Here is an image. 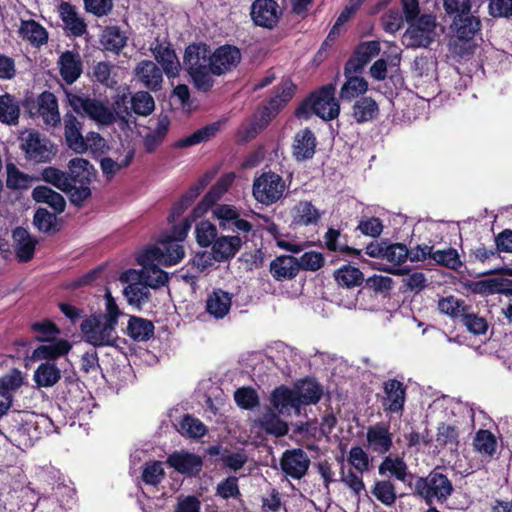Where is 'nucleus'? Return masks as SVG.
I'll return each instance as SVG.
<instances>
[{"label":"nucleus","mask_w":512,"mask_h":512,"mask_svg":"<svg viewBox=\"0 0 512 512\" xmlns=\"http://www.w3.org/2000/svg\"><path fill=\"white\" fill-rule=\"evenodd\" d=\"M413 487L414 493L428 505L446 502L454 491L450 479L437 470L431 471L425 477H416Z\"/></svg>","instance_id":"39448f33"},{"label":"nucleus","mask_w":512,"mask_h":512,"mask_svg":"<svg viewBox=\"0 0 512 512\" xmlns=\"http://www.w3.org/2000/svg\"><path fill=\"white\" fill-rule=\"evenodd\" d=\"M359 72L360 71H350L347 73L346 67L344 68L346 81L340 89L341 100L350 102L367 92L368 82L364 78L356 76Z\"/></svg>","instance_id":"72a5a7b5"},{"label":"nucleus","mask_w":512,"mask_h":512,"mask_svg":"<svg viewBox=\"0 0 512 512\" xmlns=\"http://www.w3.org/2000/svg\"><path fill=\"white\" fill-rule=\"evenodd\" d=\"M474 447L482 455L492 456L495 453L497 441L488 430H479L474 438Z\"/></svg>","instance_id":"bf43d9fd"},{"label":"nucleus","mask_w":512,"mask_h":512,"mask_svg":"<svg viewBox=\"0 0 512 512\" xmlns=\"http://www.w3.org/2000/svg\"><path fill=\"white\" fill-rule=\"evenodd\" d=\"M285 190L284 179L272 171L262 173L253 181L252 193L255 200L266 206L278 202L283 197Z\"/></svg>","instance_id":"0eeeda50"},{"label":"nucleus","mask_w":512,"mask_h":512,"mask_svg":"<svg viewBox=\"0 0 512 512\" xmlns=\"http://www.w3.org/2000/svg\"><path fill=\"white\" fill-rule=\"evenodd\" d=\"M260 425L267 433L277 437L288 432V425L274 413L265 414L260 420Z\"/></svg>","instance_id":"338daca9"},{"label":"nucleus","mask_w":512,"mask_h":512,"mask_svg":"<svg viewBox=\"0 0 512 512\" xmlns=\"http://www.w3.org/2000/svg\"><path fill=\"white\" fill-rule=\"evenodd\" d=\"M34 418V414L28 411H11L4 418L1 432L14 446L28 448L36 438Z\"/></svg>","instance_id":"7ed1b4c3"},{"label":"nucleus","mask_w":512,"mask_h":512,"mask_svg":"<svg viewBox=\"0 0 512 512\" xmlns=\"http://www.w3.org/2000/svg\"><path fill=\"white\" fill-rule=\"evenodd\" d=\"M271 402L274 408L282 415H299L301 405L294 389L286 386L276 388L272 393Z\"/></svg>","instance_id":"412c9836"},{"label":"nucleus","mask_w":512,"mask_h":512,"mask_svg":"<svg viewBox=\"0 0 512 512\" xmlns=\"http://www.w3.org/2000/svg\"><path fill=\"white\" fill-rule=\"evenodd\" d=\"M250 14L257 26L272 29L278 24L282 9L275 0H255Z\"/></svg>","instance_id":"f8f14e48"},{"label":"nucleus","mask_w":512,"mask_h":512,"mask_svg":"<svg viewBox=\"0 0 512 512\" xmlns=\"http://www.w3.org/2000/svg\"><path fill=\"white\" fill-rule=\"evenodd\" d=\"M438 309L441 313L446 314L452 318L461 319L467 308L464 305V301L451 295L438 301Z\"/></svg>","instance_id":"0e129e2a"},{"label":"nucleus","mask_w":512,"mask_h":512,"mask_svg":"<svg viewBox=\"0 0 512 512\" xmlns=\"http://www.w3.org/2000/svg\"><path fill=\"white\" fill-rule=\"evenodd\" d=\"M131 109L135 114L148 116L155 109L154 98L147 91H138L131 96Z\"/></svg>","instance_id":"5fc2aeb1"},{"label":"nucleus","mask_w":512,"mask_h":512,"mask_svg":"<svg viewBox=\"0 0 512 512\" xmlns=\"http://www.w3.org/2000/svg\"><path fill=\"white\" fill-rule=\"evenodd\" d=\"M19 36L34 47H41L48 42V31L35 20H21L18 29Z\"/></svg>","instance_id":"7c9ffc66"},{"label":"nucleus","mask_w":512,"mask_h":512,"mask_svg":"<svg viewBox=\"0 0 512 512\" xmlns=\"http://www.w3.org/2000/svg\"><path fill=\"white\" fill-rule=\"evenodd\" d=\"M13 239L16 255L19 260L23 262L29 261L34 255L36 240L22 227H17L13 231Z\"/></svg>","instance_id":"a19ab883"},{"label":"nucleus","mask_w":512,"mask_h":512,"mask_svg":"<svg viewBox=\"0 0 512 512\" xmlns=\"http://www.w3.org/2000/svg\"><path fill=\"white\" fill-rule=\"evenodd\" d=\"M137 262L142 266L141 270L129 269L124 271L119 280H141L148 288L157 289L164 286L168 282V274L161 270L154 257H148L146 263L140 262V254L137 257Z\"/></svg>","instance_id":"1a4fd4ad"},{"label":"nucleus","mask_w":512,"mask_h":512,"mask_svg":"<svg viewBox=\"0 0 512 512\" xmlns=\"http://www.w3.org/2000/svg\"><path fill=\"white\" fill-rule=\"evenodd\" d=\"M127 330L129 336L134 340L147 341L153 336L154 325L149 320L139 317H131L128 323Z\"/></svg>","instance_id":"8fccbe9b"},{"label":"nucleus","mask_w":512,"mask_h":512,"mask_svg":"<svg viewBox=\"0 0 512 512\" xmlns=\"http://www.w3.org/2000/svg\"><path fill=\"white\" fill-rule=\"evenodd\" d=\"M133 157H134V152L129 151L127 153V155L120 161L113 160L112 158H109V157L102 158L100 160V166H101L103 174L107 177V179L113 178L118 171L129 166Z\"/></svg>","instance_id":"e2e57ef3"},{"label":"nucleus","mask_w":512,"mask_h":512,"mask_svg":"<svg viewBox=\"0 0 512 512\" xmlns=\"http://www.w3.org/2000/svg\"><path fill=\"white\" fill-rule=\"evenodd\" d=\"M231 305V294L217 289L209 294L206 300V311L215 319H222L229 313Z\"/></svg>","instance_id":"c9c22d12"},{"label":"nucleus","mask_w":512,"mask_h":512,"mask_svg":"<svg viewBox=\"0 0 512 512\" xmlns=\"http://www.w3.org/2000/svg\"><path fill=\"white\" fill-rule=\"evenodd\" d=\"M31 329L37 334L36 340L39 342L55 340L60 334V329L57 325L47 319L33 323Z\"/></svg>","instance_id":"052dcab7"},{"label":"nucleus","mask_w":512,"mask_h":512,"mask_svg":"<svg viewBox=\"0 0 512 512\" xmlns=\"http://www.w3.org/2000/svg\"><path fill=\"white\" fill-rule=\"evenodd\" d=\"M335 90L334 84L322 86L297 108L296 116L308 119L314 113L325 121L337 118L340 113V104L335 98Z\"/></svg>","instance_id":"f03ea898"},{"label":"nucleus","mask_w":512,"mask_h":512,"mask_svg":"<svg viewBox=\"0 0 512 512\" xmlns=\"http://www.w3.org/2000/svg\"><path fill=\"white\" fill-rule=\"evenodd\" d=\"M59 16L65 30L74 37H81L87 33V24L76 8L69 2H62L58 7Z\"/></svg>","instance_id":"4be33fe9"},{"label":"nucleus","mask_w":512,"mask_h":512,"mask_svg":"<svg viewBox=\"0 0 512 512\" xmlns=\"http://www.w3.org/2000/svg\"><path fill=\"white\" fill-rule=\"evenodd\" d=\"M383 407L386 412L402 414L406 401V386L396 380L389 379L383 384Z\"/></svg>","instance_id":"dca6fc26"},{"label":"nucleus","mask_w":512,"mask_h":512,"mask_svg":"<svg viewBox=\"0 0 512 512\" xmlns=\"http://www.w3.org/2000/svg\"><path fill=\"white\" fill-rule=\"evenodd\" d=\"M220 127L219 123H212L205 127H202L192 133L191 135L182 138L178 141L177 146L185 148L193 145H197L202 142L210 140L218 132Z\"/></svg>","instance_id":"603ef678"},{"label":"nucleus","mask_w":512,"mask_h":512,"mask_svg":"<svg viewBox=\"0 0 512 512\" xmlns=\"http://www.w3.org/2000/svg\"><path fill=\"white\" fill-rule=\"evenodd\" d=\"M148 257H154L157 264L172 266L183 259L184 249L182 245L170 238H161L157 245L147 248L140 254V262L146 263Z\"/></svg>","instance_id":"9d476101"},{"label":"nucleus","mask_w":512,"mask_h":512,"mask_svg":"<svg viewBox=\"0 0 512 512\" xmlns=\"http://www.w3.org/2000/svg\"><path fill=\"white\" fill-rule=\"evenodd\" d=\"M184 69L193 80L197 90L209 91L214 85L212 74L211 49L204 43H193L185 49Z\"/></svg>","instance_id":"f257e3e1"},{"label":"nucleus","mask_w":512,"mask_h":512,"mask_svg":"<svg viewBox=\"0 0 512 512\" xmlns=\"http://www.w3.org/2000/svg\"><path fill=\"white\" fill-rule=\"evenodd\" d=\"M378 115L379 106L372 97L358 98L352 106L351 116L357 124L373 121Z\"/></svg>","instance_id":"f704fd0d"},{"label":"nucleus","mask_w":512,"mask_h":512,"mask_svg":"<svg viewBox=\"0 0 512 512\" xmlns=\"http://www.w3.org/2000/svg\"><path fill=\"white\" fill-rule=\"evenodd\" d=\"M216 496L228 500L239 499L241 492L238 485V478L236 476H228L217 484Z\"/></svg>","instance_id":"69168bd1"},{"label":"nucleus","mask_w":512,"mask_h":512,"mask_svg":"<svg viewBox=\"0 0 512 512\" xmlns=\"http://www.w3.org/2000/svg\"><path fill=\"white\" fill-rule=\"evenodd\" d=\"M65 95L73 111L81 116H86L96 123L105 126L114 123L116 120L113 110L103 100L68 90H65Z\"/></svg>","instance_id":"20e7f679"},{"label":"nucleus","mask_w":512,"mask_h":512,"mask_svg":"<svg viewBox=\"0 0 512 512\" xmlns=\"http://www.w3.org/2000/svg\"><path fill=\"white\" fill-rule=\"evenodd\" d=\"M32 352L34 360H54L68 354L72 345L65 339L57 338L52 341H46Z\"/></svg>","instance_id":"c756f323"},{"label":"nucleus","mask_w":512,"mask_h":512,"mask_svg":"<svg viewBox=\"0 0 512 512\" xmlns=\"http://www.w3.org/2000/svg\"><path fill=\"white\" fill-rule=\"evenodd\" d=\"M61 379V370L51 361L41 363L34 371L33 380L38 387L51 388Z\"/></svg>","instance_id":"ea45409f"},{"label":"nucleus","mask_w":512,"mask_h":512,"mask_svg":"<svg viewBox=\"0 0 512 512\" xmlns=\"http://www.w3.org/2000/svg\"><path fill=\"white\" fill-rule=\"evenodd\" d=\"M378 473L381 476H391L395 479L413 485V480L416 478L410 471L402 457L387 455L383 458L378 466Z\"/></svg>","instance_id":"6ab92c4d"},{"label":"nucleus","mask_w":512,"mask_h":512,"mask_svg":"<svg viewBox=\"0 0 512 512\" xmlns=\"http://www.w3.org/2000/svg\"><path fill=\"white\" fill-rule=\"evenodd\" d=\"M167 464L181 474L189 476L198 474L203 466L202 459L193 453L174 452L167 458Z\"/></svg>","instance_id":"a878e982"},{"label":"nucleus","mask_w":512,"mask_h":512,"mask_svg":"<svg viewBox=\"0 0 512 512\" xmlns=\"http://www.w3.org/2000/svg\"><path fill=\"white\" fill-rule=\"evenodd\" d=\"M121 282L128 284L123 289V294L130 305L141 308L150 301V290L141 280H127Z\"/></svg>","instance_id":"58836bf2"},{"label":"nucleus","mask_w":512,"mask_h":512,"mask_svg":"<svg viewBox=\"0 0 512 512\" xmlns=\"http://www.w3.org/2000/svg\"><path fill=\"white\" fill-rule=\"evenodd\" d=\"M408 258H410V253L406 245L401 243L387 244L383 260H386L388 264L378 267V269L393 275L407 274L408 270L399 266L405 263Z\"/></svg>","instance_id":"aec40b11"},{"label":"nucleus","mask_w":512,"mask_h":512,"mask_svg":"<svg viewBox=\"0 0 512 512\" xmlns=\"http://www.w3.org/2000/svg\"><path fill=\"white\" fill-rule=\"evenodd\" d=\"M7 179L6 185L10 189H27L30 186L32 178L21 172L13 163L6 165Z\"/></svg>","instance_id":"680f3d73"},{"label":"nucleus","mask_w":512,"mask_h":512,"mask_svg":"<svg viewBox=\"0 0 512 512\" xmlns=\"http://www.w3.org/2000/svg\"><path fill=\"white\" fill-rule=\"evenodd\" d=\"M234 179L235 175L233 173L222 176L207 192L201 203L194 208L193 216H201L210 206L214 205L227 192Z\"/></svg>","instance_id":"393cba45"},{"label":"nucleus","mask_w":512,"mask_h":512,"mask_svg":"<svg viewBox=\"0 0 512 512\" xmlns=\"http://www.w3.org/2000/svg\"><path fill=\"white\" fill-rule=\"evenodd\" d=\"M20 147L25 157L36 163L49 162L55 155L56 150L50 140L35 130L22 132L20 137Z\"/></svg>","instance_id":"6e6552de"},{"label":"nucleus","mask_w":512,"mask_h":512,"mask_svg":"<svg viewBox=\"0 0 512 512\" xmlns=\"http://www.w3.org/2000/svg\"><path fill=\"white\" fill-rule=\"evenodd\" d=\"M280 464L287 476L299 480L306 475L310 459L302 449H290L283 453Z\"/></svg>","instance_id":"2eb2a0df"},{"label":"nucleus","mask_w":512,"mask_h":512,"mask_svg":"<svg viewBox=\"0 0 512 512\" xmlns=\"http://www.w3.org/2000/svg\"><path fill=\"white\" fill-rule=\"evenodd\" d=\"M170 126V119L166 114H160L154 130L144 137V147L151 153L163 142Z\"/></svg>","instance_id":"49530a36"},{"label":"nucleus","mask_w":512,"mask_h":512,"mask_svg":"<svg viewBox=\"0 0 512 512\" xmlns=\"http://www.w3.org/2000/svg\"><path fill=\"white\" fill-rule=\"evenodd\" d=\"M37 114L46 125L56 126L60 123L58 101L55 95L49 91L42 92L37 100Z\"/></svg>","instance_id":"bb28decb"},{"label":"nucleus","mask_w":512,"mask_h":512,"mask_svg":"<svg viewBox=\"0 0 512 512\" xmlns=\"http://www.w3.org/2000/svg\"><path fill=\"white\" fill-rule=\"evenodd\" d=\"M20 117V105L11 94L0 95V122L10 126L17 125Z\"/></svg>","instance_id":"a18cd8bd"},{"label":"nucleus","mask_w":512,"mask_h":512,"mask_svg":"<svg viewBox=\"0 0 512 512\" xmlns=\"http://www.w3.org/2000/svg\"><path fill=\"white\" fill-rule=\"evenodd\" d=\"M32 198L37 203H46L55 213H62L66 202L64 197L47 186H37L32 191Z\"/></svg>","instance_id":"c03bdc74"},{"label":"nucleus","mask_w":512,"mask_h":512,"mask_svg":"<svg viewBox=\"0 0 512 512\" xmlns=\"http://www.w3.org/2000/svg\"><path fill=\"white\" fill-rule=\"evenodd\" d=\"M316 145L314 133L309 128L302 129L294 136L292 155L298 162L309 160L315 154Z\"/></svg>","instance_id":"5701e85b"},{"label":"nucleus","mask_w":512,"mask_h":512,"mask_svg":"<svg viewBox=\"0 0 512 512\" xmlns=\"http://www.w3.org/2000/svg\"><path fill=\"white\" fill-rule=\"evenodd\" d=\"M116 326L105 317L92 314L82 321L80 328L87 343L94 347H103L112 346L115 343Z\"/></svg>","instance_id":"423d86ee"},{"label":"nucleus","mask_w":512,"mask_h":512,"mask_svg":"<svg viewBox=\"0 0 512 512\" xmlns=\"http://www.w3.org/2000/svg\"><path fill=\"white\" fill-rule=\"evenodd\" d=\"M58 65L60 75L67 84L74 83L81 76L82 61L78 52H63L58 59Z\"/></svg>","instance_id":"cd10ccee"},{"label":"nucleus","mask_w":512,"mask_h":512,"mask_svg":"<svg viewBox=\"0 0 512 512\" xmlns=\"http://www.w3.org/2000/svg\"><path fill=\"white\" fill-rule=\"evenodd\" d=\"M151 51L168 78H174L179 75L181 64L170 43L156 40L152 44Z\"/></svg>","instance_id":"a211bd4d"},{"label":"nucleus","mask_w":512,"mask_h":512,"mask_svg":"<svg viewBox=\"0 0 512 512\" xmlns=\"http://www.w3.org/2000/svg\"><path fill=\"white\" fill-rule=\"evenodd\" d=\"M100 43L107 51L119 53L127 43V37L117 26L106 27L100 36Z\"/></svg>","instance_id":"de8ad7c7"},{"label":"nucleus","mask_w":512,"mask_h":512,"mask_svg":"<svg viewBox=\"0 0 512 512\" xmlns=\"http://www.w3.org/2000/svg\"><path fill=\"white\" fill-rule=\"evenodd\" d=\"M335 280L340 286L352 288L362 284L363 273L356 267L344 265L334 273Z\"/></svg>","instance_id":"3c124183"},{"label":"nucleus","mask_w":512,"mask_h":512,"mask_svg":"<svg viewBox=\"0 0 512 512\" xmlns=\"http://www.w3.org/2000/svg\"><path fill=\"white\" fill-rule=\"evenodd\" d=\"M456 36L465 41L472 40L481 31V20L474 15L455 17L454 22Z\"/></svg>","instance_id":"37998d69"},{"label":"nucleus","mask_w":512,"mask_h":512,"mask_svg":"<svg viewBox=\"0 0 512 512\" xmlns=\"http://www.w3.org/2000/svg\"><path fill=\"white\" fill-rule=\"evenodd\" d=\"M211 60L213 76H221L237 67L241 61V52L235 46L223 45L211 52Z\"/></svg>","instance_id":"ddd939ff"},{"label":"nucleus","mask_w":512,"mask_h":512,"mask_svg":"<svg viewBox=\"0 0 512 512\" xmlns=\"http://www.w3.org/2000/svg\"><path fill=\"white\" fill-rule=\"evenodd\" d=\"M372 495L383 505L393 506L397 495L395 485L390 480H378L371 490Z\"/></svg>","instance_id":"864d4df0"},{"label":"nucleus","mask_w":512,"mask_h":512,"mask_svg":"<svg viewBox=\"0 0 512 512\" xmlns=\"http://www.w3.org/2000/svg\"><path fill=\"white\" fill-rule=\"evenodd\" d=\"M380 52V44L377 41L361 43L353 57L346 63V72L362 71L365 65Z\"/></svg>","instance_id":"c85d7f7f"},{"label":"nucleus","mask_w":512,"mask_h":512,"mask_svg":"<svg viewBox=\"0 0 512 512\" xmlns=\"http://www.w3.org/2000/svg\"><path fill=\"white\" fill-rule=\"evenodd\" d=\"M135 78L146 88L156 91L163 82L162 70L151 60H142L134 70Z\"/></svg>","instance_id":"b1692460"},{"label":"nucleus","mask_w":512,"mask_h":512,"mask_svg":"<svg viewBox=\"0 0 512 512\" xmlns=\"http://www.w3.org/2000/svg\"><path fill=\"white\" fill-rule=\"evenodd\" d=\"M42 178L61 191L69 190L71 179L69 174L54 167H46L42 171Z\"/></svg>","instance_id":"4d7b16f0"},{"label":"nucleus","mask_w":512,"mask_h":512,"mask_svg":"<svg viewBox=\"0 0 512 512\" xmlns=\"http://www.w3.org/2000/svg\"><path fill=\"white\" fill-rule=\"evenodd\" d=\"M366 440L368 449L378 455L387 454L393 447V434L389 427L382 423L367 428Z\"/></svg>","instance_id":"f3484780"},{"label":"nucleus","mask_w":512,"mask_h":512,"mask_svg":"<svg viewBox=\"0 0 512 512\" xmlns=\"http://www.w3.org/2000/svg\"><path fill=\"white\" fill-rule=\"evenodd\" d=\"M69 177L75 184H90L95 177V170L88 160L74 158L69 161Z\"/></svg>","instance_id":"79ce46f5"},{"label":"nucleus","mask_w":512,"mask_h":512,"mask_svg":"<svg viewBox=\"0 0 512 512\" xmlns=\"http://www.w3.org/2000/svg\"><path fill=\"white\" fill-rule=\"evenodd\" d=\"M294 391L297 394L300 405L315 404L322 396L321 386L315 380L310 379L299 382Z\"/></svg>","instance_id":"09e8293b"},{"label":"nucleus","mask_w":512,"mask_h":512,"mask_svg":"<svg viewBox=\"0 0 512 512\" xmlns=\"http://www.w3.org/2000/svg\"><path fill=\"white\" fill-rule=\"evenodd\" d=\"M290 215L292 223L300 226L315 225L320 220L319 210L310 201H299L295 204Z\"/></svg>","instance_id":"e433bc0d"},{"label":"nucleus","mask_w":512,"mask_h":512,"mask_svg":"<svg viewBox=\"0 0 512 512\" xmlns=\"http://www.w3.org/2000/svg\"><path fill=\"white\" fill-rule=\"evenodd\" d=\"M436 441L440 446H447L450 450H457L459 446V431L457 427L441 423L437 428Z\"/></svg>","instance_id":"6e6d98bb"},{"label":"nucleus","mask_w":512,"mask_h":512,"mask_svg":"<svg viewBox=\"0 0 512 512\" xmlns=\"http://www.w3.org/2000/svg\"><path fill=\"white\" fill-rule=\"evenodd\" d=\"M213 215L219 221L222 229H231L242 233H248L252 230V224L240 218L239 210L233 205H217L213 209Z\"/></svg>","instance_id":"4468645a"},{"label":"nucleus","mask_w":512,"mask_h":512,"mask_svg":"<svg viewBox=\"0 0 512 512\" xmlns=\"http://www.w3.org/2000/svg\"><path fill=\"white\" fill-rule=\"evenodd\" d=\"M195 233L197 243L201 247H208L215 242L217 229L211 222L201 221L196 225Z\"/></svg>","instance_id":"774afa93"},{"label":"nucleus","mask_w":512,"mask_h":512,"mask_svg":"<svg viewBox=\"0 0 512 512\" xmlns=\"http://www.w3.org/2000/svg\"><path fill=\"white\" fill-rule=\"evenodd\" d=\"M241 246L242 240L239 236H221L213 243V258L219 262L228 260L234 257Z\"/></svg>","instance_id":"4c0bfd02"},{"label":"nucleus","mask_w":512,"mask_h":512,"mask_svg":"<svg viewBox=\"0 0 512 512\" xmlns=\"http://www.w3.org/2000/svg\"><path fill=\"white\" fill-rule=\"evenodd\" d=\"M437 23L433 15L424 14L411 23L404 37L412 47H427L437 35Z\"/></svg>","instance_id":"9b49d317"},{"label":"nucleus","mask_w":512,"mask_h":512,"mask_svg":"<svg viewBox=\"0 0 512 512\" xmlns=\"http://www.w3.org/2000/svg\"><path fill=\"white\" fill-rule=\"evenodd\" d=\"M433 260L441 266L456 271L463 266L460 256L454 248L435 250V253H433Z\"/></svg>","instance_id":"13d9d810"},{"label":"nucleus","mask_w":512,"mask_h":512,"mask_svg":"<svg viewBox=\"0 0 512 512\" xmlns=\"http://www.w3.org/2000/svg\"><path fill=\"white\" fill-rule=\"evenodd\" d=\"M65 139L67 145L77 153H84V137L82 136V123L73 113L64 116Z\"/></svg>","instance_id":"2f4dec72"},{"label":"nucleus","mask_w":512,"mask_h":512,"mask_svg":"<svg viewBox=\"0 0 512 512\" xmlns=\"http://www.w3.org/2000/svg\"><path fill=\"white\" fill-rule=\"evenodd\" d=\"M270 272L278 281L292 279L299 273L298 258L290 255L278 256L271 262Z\"/></svg>","instance_id":"473e14b6"}]
</instances>
